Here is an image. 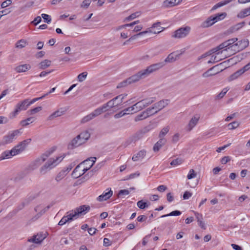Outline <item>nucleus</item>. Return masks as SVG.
Instances as JSON below:
<instances>
[{"mask_svg":"<svg viewBox=\"0 0 250 250\" xmlns=\"http://www.w3.org/2000/svg\"><path fill=\"white\" fill-rule=\"evenodd\" d=\"M31 139L24 140L20 142L18 145L13 147L11 150H7L3 152L1 156L0 160L8 159L11 156H15L22 152L26 147L27 145L30 143Z\"/></svg>","mask_w":250,"mask_h":250,"instance_id":"1","label":"nucleus"},{"mask_svg":"<svg viewBox=\"0 0 250 250\" xmlns=\"http://www.w3.org/2000/svg\"><path fill=\"white\" fill-rule=\"evenodd\" d=\"M64 156H58L55 159L50 158L40 169V172L41 174L44 175L48 171L56 167L64 158Z\"/></svg>","mask_w":250,"mask_h":250,"instance_id":"2","label":"nucleus"},{"mask_svg":"<svg viewBox=\"0 0 250 250\" xmlns=\"http://www.w3.org/2000/svg\"><path fill=\"white\" fill-rule=\"evenodd\" d=\"M29 105V99H28L19 103L16 104L14 111L10 113V118L13 119L21 111L26 110Z\"/></svg>","mask_w":250,"mask_h":250,"instance_id":"3","label":"nucleus"},{"mask_svg":"<svg viewBox=\"0 0 250 250\" xmlns=\"http://www.w3.org/2000/svg\"><path fill=\"white\" fill-rule=\"evenodd\" d=\"M227 16L225 12L218 13L214 16H210L203 23L202 26L204 27H208L213 25L218 21L223 20Z\"/></svg>","mask_w":250,"mask_h":250,"instance_id":"4","label":"nucleus"},{"mask_svg":"<svg viewBox=\"0 0 250 250\" xmlns=\"http://www.w3.org/2000/svg\"><path fill=\"white\" fill-rule=\"evenodd\" d=\"M95 160H93V162L91 163V164H88V167H84L83 169H82V172H78V170L81 167L82 164H79L77 165L76 167L74 168L72 173L71 174L72 176L77 179L83 175L87 171H88L94 164Z\"/></svg>","mask_w":250,"mask_h":250,"instance_id":"5","label":"nucleus"},{"mask_svg":"<svg viewBox=\"0 0 250 250\" xmlns=\"http://www.w3.org/2000/svg\"><path fill=\"white\" fill-rule=\"evenodd\" d=\"M190 31V27L189 26L181 27L174 31L172 37L178 39L185 38L188 35Z\"/></svg>","mask_w":250,"mask_h":250,"instance_id":"6","label":"nucleus"},{"mask_svg":"<svg viewBox=\"0 0 250 250\" xmlns=\"http://www.w3.org/2000/svg\"><path fill=\"white\" fill-rule=\"evenodd\" d=\"M165 65V63L164 62H160L158 63L152 64L147 66L146 69H143V70L146 77H147L150 74L162 68Z\"/></svg>","mask_w":250,"mask_h":250,"instance_id":"7","label":"nucleus"},{"mask_svg":"<svg viewBox=\"0 0 250 250\" xmlns=\"http://www.w3.org/2000/svg\"><path fill=\"white\" fill-rule=\"evenodd\" d=\"M21 133L20 130L17 129L9 133L8 135L4 136L3 138L2 143L0 142L1 144H7L12 142L13 140L16 138V137Z\"/></svg>","mask_w":250,"mask_h":250,"instance_id":"8","label":"nucleus"},{"mask_svg":"<svg viewBox=\"0 0 250 250\" xmlns=\"http://www.w3.org/2000/svg\"><path fill=\"white\" fill-rule=\"evenodd\" d=\"M146 76L143 70L139 71L137 73L132 75L129 78H127L129 81L130 83L137 82L141 79H144L146 78Z\"/></svg>","mask_w":250,"mask_h":250,"instance_id":"9","label":"nucleus"},{"mask_svg":"<svg viewBox=\"0 0 250 250\" xmlns=\"http://www.w3.org/2000/svg\"><path fill=\"white\" fill-rule=\"evenodd\" d=\"M183 0H165L162 4V7L168 8L179 5Z\"/></svg>","mask_w":250,"mask_h":250,"instance_id":"10","label":"nucleus"},{"mask_svg":"<svg viewBox=\"0 0 250 250\" xmlns=\"http://www.w3.org/2000/svg\"><path fill=\"white\" fill-rule=\"evenodd\" d=\"M147 131L146 129H144L136 132L135 134H134L128 139V141L129 142V144L132 142L135 143L137 141L141 139Z\"/></svg>","mask_w":250,"mask_h":250,"instance_id":"11","label":"nucleus"},{"mask_svg":"<svg viewBox=\"0 0 250 250\" xmlns=\"http://www.w3.org/2000/svg\"><path fill=\"white\" fill-rule=\"evenodd\" d=\"M168 100H163L159 102L156 103L152 105V109H154L155 111H157V113L166 107L168 104Z\"/></svg>","mask_w":250,"mask_h":250,"instance_id":"12","label":"nucleus"},{"mask_svg":"<svg viewBox=\"0 0 250 250\" xmlns=\"http://www.w3.org/2000/svg\"><path fill=\"white\" fill-rule=\"evenodd\" d=\"M46 238L45 234L40 233L34 235L32 237L28 239V242L35 244H40Z\"/></svg>","mask_w":250,"mask_h":250,"instance_id":"13","label":"nucleus"},{"mask_svg":"<svg viewBox=\"0 0 250 250\" xmlns=\"http://www.w3.org/2000/svg\"><path fill=\"white\" fill-rule=\"evenodd\" d=\"M161 22H157L153 24L151 27V29H149L148 33H153L154 34H159L164 29V28L161 26Z\"/></svg>","mask_w":250,"mask_h":250,"instance_id":"14","label":"nucleus"},{"mask_svg":"<svg viewBox=\"0 0 250 250\" xmlns=\"http://www.w3.org/2000/svg\"><path fill=\"white\" fill-rule=\"evenodd\" d=\"M44 161L42 160L41 157L37 158L35 161L32 162L29 165V168L30 170H34L40 166Z\"/></svg>","mask_w":250,"mask_h":250,"instance_id":"15","label":"nucleus"},{"mask_svg":"<svg viewBox=\"0 0 250 250\" xmlns=\"http://www.w3.org/2000/svg\"><path fill=\"white\" fill-rule=\"evenodd\" d=\"M181 54H175L174 52H172L169 54L167 57L165 59L164 61V62L166 64V63H170L174 62L177 59H178Z\"/></svg>","mask_w":250,"mask_h":250,"instance_id":"16","label":"nucleus"},{"mask_svg":"<svg viewBox=\"0 0 250 250\" xmlns=\"http://www.w3.org/2000/svg\"><path fill=\"white\" fill-rule=\"evenodd\" d=\"M249 45V41L248 40H241L237 42L234 43L233 46H238L237 51L242 50Z\"/></svg>","mask_w":250,"mask_h":250,"instance_id":"17","label":"nucleus"},{"mask_svg":"<svg viewBox=\"0 0 250 250\" xmlns=\"http://www.w3.org/2000/svg\"><path fill=\"white\" fill-rule=\"evenodd\" d=\"M65 112H66V110H64L63 108H61L57 110V111H55L51 115H50L48 118V120H52L55 118L60 117V116L63 115V114H64Z\"/></svg>","mask_w":250,"mask_h":250,"instance_id":"18","label":"nucleus"},{"mask_svg":"<svg viewBox=\"0 0 250 250\" xmlns=\"http://www.w3.org/2000/svg\"><path fill=\"white\" fill-rule=\"evenodd\" d=\"M90 136V133L87 131H85L77 135V139H80V141H81L83 144L89 138Z\"/></svg>","mask_w":250,"mask_h":250,"instance_id":"19","label":"nucleus"},{"mask_svg":"<svg viewBox=\"0 0 250 250\" xmlns=\"http://www.w3.org/2000/svg\"><path fill=\"white\" fill-rule=\"evenodd\" d=\"M90 209V207L87 205H83L80 206L79 208H76L75 212L77 215L83 213L85 214L86 212L88 211Z\"/></svg>","mask_w":250,"mask_h":250,"instance_id":"20","label":"nucleus"},{"mask_svg":"<svg viewBox=\"0 0 250 250\" xmlns=\"http://www.w3.org/2000/svg\"><path fill=\"white\" fill-rule=\"evenodd\" d=\"M98 116L96 113H95V110L91 112V113L89 114L88 115L84 116L81 121V123L82 124H84L85 123H87L93 119L95 118V117Z\"/></svg>","mask_w":250,"mask_h":250,"instance_id":"21","label":"nucleus"},{"mask_svg":"<svg viewBox=\"0 0 250 250\" xmlns=\"http://www.w3.org/2000/svg\"><path fill=\"white\" fill-rule=\"evenodd\" d=\"M113 194V191L110 189L109 191L104 192L102 195L99 196L97 200L100 201H106Z\"/></svg>","mask_w":250,"mask_h":250,"instance_id":"22","label":"nucleus"},{"mask_svg":"<svg viewBox=\"0 0 250 250\" xmlns=\"http://www.w3.org/2000/svg\"><path fill=\"white\" fill-rule=\"evenodd\" d=\"M80 139H77V136L74 138L71 142L68 144V148L72 149L75 147L82 145V142L80 141Z\"/></svg>","mask_w":250,"mask_h":250,"instance_id":"23","label":"nucleus"},{"mask_svg":"<svg viewBox=\"0 0 250 250\" xmlns=\"http://www.w3.org/2000/svg\"><path fill=\"white\" fill-rule=\"evenodd\" d=\"M167 141L165 138H160V140L154 145L153 149L154 152L158 151L160 149L164 146Z\"/></svg>","mask_w":250,"mask_h":250,"instance_id":"24","label":"nucleus"},{"mask_svg":"<svg viewBox=\"0 0 250 250\" xmlns=\"http://www.w3.org/2000/svg\"><path fill=\"white\" fill-rule=\"evenodd\" d=\"M31 68L30 65L28 64H25L20 65L15 67V70L18 73L25 72L27 71Z\"/></svg>","mask_w":250,"mask_h":250,"instance_id":"25","label":"nucleus"},{"mask_svg":"<svg viewBox=\"0 0 250 250\" xmlns=\"http://www.w3.org/2000/svg\"><path fill=\"white\" fill-rule=\"evenodd\" d=\"M245 72V70L243 68L237 70L232 75H231L228 79L229 81H232L237 79L239 76L242 75Z\"/></svg>","mask_w":250,"mask_h":250,"instance_id":"26","label":"nucleus"},{"mask_svg":"<svg viewBox=\"0 0 250 250\" xmlns=\"http://www.w3.org/2000/svg\"><path fill=\"white\" fill-rule=\"evenodd\" d=\"M199 119V117H194L191 119L187 126L188 131H190L192 130V129L197 125Z\"/></svg>","mask_w":250,"mask_h":250,"instance_id":"27","label":"nucleus"},{"mask_svg":"<svg viewBox=\"0 0 250 250\" xmlns=\"http://www.w3.org/2000/svg\"><path fill=\"white\" fill-rule=\"evenodd\" d=\"M250 15V9L247 8L242 10L237 15V17L240 19H243Z\"/></svg>","mask_w":250,"mask_h":250,"instance_id":"28","label":"nucleus"},{"mask_svg":"<svg viewBox=\"0 0 250 250\" xmlns=\"http://www.w3.org/2000/svg\"><path fill=\"white\" fill-rule=\"evenodd\" d=\"M110 108L106 104H104L101 107H99L95 110V113H97L98 116L102 114L103 113L108 111Z\"/></svg>","mask_w":250,"mask_h":250,"instance_id":"29","label":"nucleus"},{"mask_svg":"<svg viewBox=\"0 0 250 250\" xmlns=\"http://www.w3.org/2000/svg\"><path fill=\"white\" fill-rule=\"evenodd\" d=\"M146 154V151L144 150H140L136 155H134L132 160L133 161H137L140 159H143Z\"/></svg>","mask_w":250,"mask_h":250,"instance_id":"30","label":"nucleus"},{"mask_svg":"<svg viewBox=\"0 0 250 250\" xmlns=\"http://www.w3.org/2000/svg\"><path fill=\"white\" fill-rule=\"evenodd\" d=\"M245 24V21H242L237 23L236 24L231 26L229 29V32L231 33L238 31L239 29L243 27Z\"/></svg>","mask_w":250,"mask_h":250,"instance_id":"31","label":"nucleus"},{"mask_svg":"<svg viewBox=\"0 0 250 250\" xmlns=\"http://www.w3.org/2000/svg\"><path fill=\"white\" fill-rule=\"evenodd\" d=\"M126 96L127 94H123L119 95L114 98V100H115V101H117V102L116 103V105H117V107H118L123 102L124 99L126 97Z\"/></svg>","mask_w":250,"mask_h":250,"instance_id":"32","label":"nucleus"},{"mask_svg":"<svg viewBox=\"0 0 250 250\" xmlns=\"http://www.w3.org/2000/svg\"><path fill=\"white\" fill-rule=\"evenodd\" d=\"M145 108L148 106L149 105L152 104L156 101V98L155 97H150L146 99H144L141 100Z\"/></svg>","mask_w":250,"mask_h":250,"instance_id":"33","label":"nucleus"},{"mask_svg":"<svg viewBox=\"0 0 250 250\" xmlns=\"http://www.w3.org/2000/svg\"><path fill=\"white\" fill-rule=\"evenodd\" d=\"M56 147H53L51 148L50 149L45 151L44 153H43L40 157L42 158V160L45 161L46 159L53 153V152L55 150Z\"/></svg>","mask_w":250,"mask_h":250,"instance_id":"34","label":"nucleus"},{"mask_svg":"<svg viewBox=\"0 0 250 250\" xmlns=\"http://www.w3.org/2000/svg\"><path fill=\"white\" fill-rule=\"evenodd\" d=\"M51 64V61L49 60H44V61L41 62L39 64L40 66L39 68L41 69H44L50 66Z\"/></svg>","mask_w":250,"mask_h":250,"instance_id":"35","label":"nucleus"},{"mask_svg":"<svg viewBox=\"0 0 250 250\" xmlns=\"http://www.w3.org/2000/svg\"><path fill=\"white\" fill-rule=\"evenodd\" d=\"M230 1H231V0H225L224 1L219 2L213 6V7L211 9V11L215 10L216 9H217L218 8L222 7V6L229 3Z\"/></svg>","mask_w":250,"mask_h":250,"instance_id":"36","label":"nucleus"},{"mask_svg":"<svg viewBox=\"0 0 250 250\" xmlns=\"http://www.w3.org/2000/svg\"><path fill=\"white\" fill-rule=\"evenodd\" d=\"M132 106L134 107L135 113L145 108L141 100L134 104Z\"/></svg>","mask_w":250,"mask_h":250,"instance_id":"37","label":"nucleus"},{"mask_svg":"<svg viewBox=\"0 0 250 250\" xmlns=\"http://www.w3.org/2000/svg\"><path fill=\"white\" fill-rule=\"evenodd\" d=\"M215 66H213L212 67H211V68L209 69L207 71L204 72L202 74V76L203 77L206 78V77H208L210 76H214V75H216V74H217L218 73L217 72H212V71L213 70V69L214 68V67Z\"/></svg>","mask_w":250,"mask_h":250,"instance_id":"38","label":"nucleus"},{"mask_svg":"<svg viewBox=\"0 0 250 250\" xmlns=\"http://www.w3.org/2000/svg\"><path fill=\"white\" fill-rule=\"evenodd\" d=\"M146 111H144L141 114L138 115L135 118V121L138 122L148 117Z\"/></svg>","mask_w":250,"mask_h":250,"instance_id":"39","label":"nucleus"},{"mask_svg":"<svg viewBox=\"0 0 250 250\" xmlns=\"http://www.w3.org/2000/svg\"><path fill=\"white\" fill-rule=\"evenodd\" d=\"M93 160H95V162L96 160V157H90L89 158L84 161H83V162L81 163L80 164H82V166L83 165H84V167H88V164H91V163L93 162Z\"/></svg>","mask_w":250,"mask_h":250,"instance_id":"40","label":"nucleus"},{"mask_svg":"<svg viewBox=\"0 0 250 250\" xmlns=\"http://www.w3.org/2000/svg\"><path fill=\"white\" fill-rule=\"evenodd\" d=\"M181 214V212L180 211L176 210L174 211H172V212H171L170 213H169L168 214L163 215L161 216V217L164 218V217L170 216H179Z\"/></svg>","mask_w":250,"mask_h":250,"instance_id":"41","label":"nucleus"},{"mask_svg":"<svg viewBox=\"0 0 250 250\" xmlns=\"http://www.w3.org/2000/svg\"><path fill=\"white\" fill-rule=\"evenodd\" d=\"M169 130V128L168 126L164 127L160 131L159 137L160 138H164L163 137L168 133Z\"/></svg>","mask_w":250,"mask_h":250,"instance_id":"42","label":"nucleus"},{"mask_svg":"<svg viewBox=\"0 0 250 250\" xmlns=\"http://www.w3.org/2000/svg\"><path fill=\"white\" fill-rule=\"evenodd\" d=\"M137 205L140 209H145L148 206L147 203L143 201V200L139 201L137 203Z\"/></svg>","mask_w":250,"mask_h":250,"instance_id":"43","label":"nucleus"},{"mask_svg":"<svg viewBox=\"0 0 250 250\" xmlns=\"http://www.w3.org/2000/svg\"><path fill=\"white\" fill-rule=\"evenodd\" d=\"M42 109V106H38L32 109H30L27 111V113L29 115H33L35 114L39 111H40Z\"/></svg>","mask_w":250,"mask_h":250,"instance_id":"44","label":"nucleus"},{"mask_svg":"<svg viewBox=\"0 0 250 250\" xmlns=\"http://www.w3.org/2000/svg\"><path fill=\"white\" fill-rule=\"evenodd\" d=\"M140 15V12H135L134 13H132L130 16H128L127 17H126L125 19V21H131L132 20L134 19L136 17H138V16H139Z\"/></svg>","mask_w":250,"mask_h":250,"instance_id":"45","label":"nucleus"},{"mask_svg":"<svg viewBox=\"0 0 250 250\" xmlns=\"http://www.w3.org/2000/svg\"><path fill=\"white\" fill-rule=\"evenodd\" d=\"M147 33H148V31H145L141 32H140V33H138V34H137L136 35H134L131 36L128 40H127L126 41V42H131L132 40L135 39L138 36L145 35V34H146Z\"/></svg>","mask_w":250,"mask_h":250,"instance_id":"46","label":"nucleus"},{"mask_svg":"<svg viewBox=\"0 0 250 250\" xmlns=\"http://www.w3.org/2000/svg\"><path fill=\"white\" fill-rule=\"evenodd\" d=\"M87 74L88 73L87 72H83L80 74L77 77L78 81L80 82H83L86 78Z\"/></svg>","mask_w":250,"mask_h":250,"instance_id":"47","label":"nucleus"},{"mask_svg":"<svg viewBox=\"0 0 250 250\" xmlns=\"http://www.w3.org/2000/svg\"><path fill=\"white\" fill-rule=\"evenodd\" d=\"M229 90V89H228L227 88H224L222 91L216 96L215 100L222 98Z\"/></svg>","mask_w":250,"mask_h":250,"instance_id":"48","label":"nucleus"},{"mask_svg":"<svg viewBox=\"0 0 250 250\" xmlns=\"http://www.w3.org/2000/svg\"><path fill=\"white\" fill-rule=\"evenodd\" d=\"M67 174V173L65 172V171L63 170H62L56 176V180L57 181H59L62 178H63Z\"/></svg>","mask_w":250,"mask_h":250,"instance_id":"49","label":"nucleus"},{"mask_svg":"<svg viewBox=\"0 0 250 250\" xmlns=\"http://www.w3.org/2000/svg\"><path fill=\"white\" fill-rule=\"evenodd\" d=\"M130 84L129 81L128 79L123 81V82L120 83L117 86V88H120L122 87H125L127 85Z\"/></svg>","mask_w":250,"mask_h":250,"instance_id":"50","label":"nucleus"},{"mask_svg":"<svg viewBox=\"0 0 250 250\" xmlns=\"http://www.w3.org/2000/svg\"><path fill=\"white\" fill-rule=\"evenodd\" d=\"M33 119V117H29L28 118H27L25 120H22L20 122V124L22 126H25L27 125H28L30 123H29V122H30L31 123H32L33 121H31V120Z\"/></svg>","mask_w":250,"mask_h":250,"instance_id":"51","label":"nucleus"},{"mask_svg":"<svg viewBox=\"0 0 250 250\" xmlns=\"http://www.w3.org/2000/svg\"><path fill=\"white\" fill-rule=\"evenodd\" d=\"M26 44L27 42L25 40H21L17 42L16 46L17 48H22L25 47Z\"/></svg>","mask_w":250,"mask_h":250,"instance_id":"52","label":"nucleus"},{"mask_svg":"<svg viewBox=\"0 0 250 250\" xmlns=\"http://www.w3.org/2000/svg\"><path fill=\"white\" fill-rule=\"evenodd\" d=\"M77 215H76V213L75 212L74 214L73 213H70L69 214L67 215L66 216H64V217H66V219L67 222H70L75 219L76 218V216Z\"/></svg>","mask_w":250,"mask_h":250,"instance_id":"53","label":"nucleus"},{"mask_svg":"<svg viewBox=\"0 0 250 250\" xmlns=\"http://www.w3.org/2000/svg\"><path fill=\"white\" fill-rule=\"evenodd\" d=\"M183 163V160L181 158H177L173 160H172L171 163L170 165L171 166H176L179 165Z\"/></svg>","mask_w":250,"mask_h":250,"instance_id":"54","label":"nucleus"},{"mask_svg":"<svg viewBox=\"0 0 250 250\" xmlns=\"http://www.w3.org/2000/svg\"><path fill=\"white\" fill-rule=\"evenodd\" d=\"M116 101L114 100V98H113L112 100L109 101L108 102L106 103L107 105L108 106L109 108H112L114 107H117V105H116Z\"/></svg>","mask_w":250,"mask_h":250,"instance_id":"55","label":"nucleus"},{"mask_svg":"<svg viewBox=\"0 0 250 250\" xmlns=\"http://www.w3.org/2000/svg\"><path fill=\"white\" fill-rule=\"evenodd\" d=\"M237 41L238 39L237 38H234L227 40L228 43L229 44V49L231 47H234V46H233V45L234 44V43Z\"/></svg>","mask_w":250,"mask_h":250,"instance_id":"56","label":"nucleus"},{"mask_svg":"<svg viewBox=\"0 0 250 250\" xmlns=\"http://www.w3.org/2000/svg\"><path fill=\"white\" fill-rule=\"evenodd\" d=\"M145 111H146V113L148 117L153 115L157 113V111H155L154 109H152V106L151 107L147 108Z\"/></svg>","mask_w":250,"mask_h":250,"instance_id":"57","label":"nucleus"},{"mask_svg":"<svg viewBox=\"0 0 250 250\" xmlns=\"http://www.w3.org/2000/svg\"><path fill=\"white\" fill-rule=\"evenodd\" d=\"M50 208V206H47L46 207L42 209L40 212H39L36 215V219L40 217L43 213H44L47 210H48Z\"/></svg>","mask_w":250,"mask_h":250,"instance_id":"58","label":"nucleus"},{"mask_svg":"<svg viewBox=\"0 0 250 250\" xmlns=\"http://www.w3.org/2000/svg\"><path fill=\"white\" fill-rule=\"evenodd\" d=\"M197 174L195 172V171L193 169H190L189 173L187 176V178L188 179H191L193 178H195Z\"/></svg>","mask_w":250,"mask_h":250,"instance_id":"59","label":"nucleus"},{"mask_svg":"<svg viewBox=\"0 0 250 250\" xmlns=\"http://www.w3.org/2000/svg\"><path fill=\"white\" fill-rule=\"evenodd\" d=\"M239 125V123L238 122L234 121L228 125L229 129H233L237 128Z\"/></svg>","mask_w":250,"mask_h":250,"instance_id":"60","label":"nucleus"},{"mask_svg":"<svg viewBox=\"0 0 250 250\" xmlns=\"http://www.w3.org/2000/svg\"><path fill=\"white\" fill-rule=\"evenodd\" d=\"M36 198V196H30L29 198H28V200L26 202H23L21 205V206H20L19 207V209H22L24 206L25 205H27L29 202L33 200H34L35 198Z\"/></svg>","mask_w":250,"mask_h":250,"instance_id":"61","label":"nucleus"},{"mask_svg":"<svg viewBox=\"0 0 250 250\" xmlns=\"http://www.w3.org/2000/svg\"><path fill=\"white\" fill-rule=\"evenodd\" d=\"M42 17L44 21L47 23H49L51 22V18L49 15L46 14H42Z\"/></svg>","mask_w":250,"mask_h":250,"instance_id":"62","label":"nucleus"},{"mask_svg":"<svg viewBox=\"0 0 250 250\" xmlns=\"http://www.w3.org/2000/svg\"><path fill=\"white\" fill-rule=\"evenodd\" d=\"M222 49H225V48H224V46H223V45L222 43L220 44H219L218 46H217V47L212 49L211 50V51L212 52V53H214L217 52V51H218L220 50H221Z\"/></svg>","mask_w":250,"mask_h":250,"instance_id":"63","label":"nucleus"},{"mask_svg":"<svg viewBox=\"0 0 250 250\" xmlns=\"http://www.w3.org/2000/svg\"><path fill=\"white\" fill-rule=\"evenodd\" d=\"M91 3L90 0H84L81 5L82 8H87Z\"/></svg>","mask_w":250,"mask_h":250,"instance_id":"64","label":"nucleus"}]
</instances>
